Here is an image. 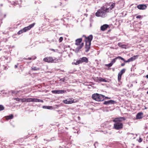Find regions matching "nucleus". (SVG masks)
I'll return each mask as SVG.
<instances>
[{
    "mask_svg": "<svg viewBox=\"0 0 148 148\" xmlns=\"http://www.w3.org/2000/svg\"><path fill=\"white\" fill-rule=\"evenodd\" d=\"M126 120L125 117H120L115 118L113 120L114 123V128L116 130H119L123 128V125L122 122Z\"/></svg>",
    "mask_w": 148,
    "mask_h": 148,
    "instance_id": "1",
    "label": "nucleus"
},
{
    "mask_svg": "<svg viewBox=\"0 0 148 148\" xmlns=\"http://www.w3.org/2000/svg\"><path fill=\"white\" fill-rule=\"evenodd\" d=\"M82 38L77 39L75 40V45L76 46L75 49V51L76 53H77L79 50L83 46L84 43L82 42Z\"/></svg>",
    "mask_w": 148,
    "mask_h": 148,
    "instance_id": "2",
    "label": "nucleus"
},
{
    "mask_svg": "<svg viewBox=\"0 0 148 148\" xmlns=\"http://www.w3.org/2000/svg\"><path fill=\"white\" fill-rule=\"evenodd\" d=\"M104 95L97 93L93 94L92 96L93 99L98 101H103L104 99Z\"/></svg>",
    "mask_w": 148,
    "mask_h": 148,
    "instance_id": "3",
    "label": "nucleus"
},
{
    "mask_svg": "<svg viewBox=\"0 0 148 148\" xmlns=\"http://www.w3.org/2000/svg\"><path fill=\"white\" fill-rule=\"evenodd\" d=\"M88 60L86 57H83L79 59V60L76 61V60H74V62H73L72 64H73L75 65H77L80 64L82 63L83 62L88 63Z\"/></svg>",
    "mask_w": 148,
    "mask_h": 148,
    "instance_id": "4",
    "label": "nucleus"
},
{
    "mask_svg": "<svg viewBox=\"0 0 148 148\" xmlns=\"http://www.w3.org/2000/svg\"><path fill=\"white\" fill-rule=\"evenodd\" d=\"M106 12H107L105 10H103L102 9L99 10L96 13V16H100L102 17H104L106 16Z\"/></svg>",
    "mask_w": 148,
    "mask_h": 148,
    "instance_id": "5",
    "label": "nucleus"
},
{
    "mask_svg": "<svg viewBox=\"0 0 148 148\" xmlns=\"http://www.w3.org/2000/svg\"><path fill=\"white\" fill-rule=\"evenodd\" d=\"M44 61L45 62H56L58 59L56 58L53 59V58L51 57H48L45 58L44 59Z\"/></svg>",
    "mask_w": 148,
    "mask_h": 148,
    "instance_id": "6",
    "label": "nucleus"
},
{
    "mask_svg": "<svg viewBox=\"0 0 148 148\" xmlns=\"http://www.w3.org/2000/svg\"><path fill=\"white\" fill-rule=\"evenodd\" d=\"M118 45L119 47L123 49H127L130 48V46L129 44H125L121 42H119Z\"/></svg>",
    "mask_w": 148,
    "mask_h": 148,
    "instance_id": "7",
    "label": "nucleus"
},
{
    "mask_svg": "<svg viewBox=\"0 0 148 148\" xmlns=\"http://www.w3.org/2000/svg\"><path fill=\"white\" fill-rule=\"evenodd\" d=\"M42 102L43 101L42 100L39 99L37 98H29L27 99V102Z\"/></svg>",
    "mask_w": 148,
    "mask_h": 148,
    "instance_id": "8",
    "label": "nucleus"
},
{
    "mask_svg": "<svg viewBox=\"0 0 148 148\" xmlns=\"http://www.w3.org/2000/svg\"><path fill=\"white\" fill-rule=\"evenodd\" d=\"M110 4H111L110 7L108 8H107L106 9V11L107 12H111V10L115 7L116 5V3H109V5H110Z\"/></svg>",
    "mask_w": 148,
    "mask_h": 148,
    "instance_id": "9",
    "label": "nucleus"
},
{
    "mask_svg": "<svg viewBox=\"0 0 148 148\" xmlns=\"http://www.w3.org/2000/svg\"><path fill=\"white\" fill-rule=\"evenodd\" d=\"M74 100H75L72 98L68 99H66L64 100L63 102L66 104H71L75 102Z\"/></svg>",
    "mask_w": 148,
    "mask_h": 148,
    "instance_id": "10",
    "label": "nucleus"
},
{
    "mask_svg": "<svg viewBox=\"0 0 148 148\" xmlns=\"http://www.w3.org/2000/svg\"><path fill=\"white\" fill-rule=\"evenodd\" d=\"M35 24V23H34L29 25V26L24 28L22 29L23 32H25L27 31L30 30L34 26Z\"/></svg>",
    "mask_w": 148,
    "mask_h": 148,
    "instance_id": "11",
    "label": "nucleus"
},
{
    "mask_svg": "<svg viewBox=\"0 0 148 148\" xmlns=\"http://www.w3.org/2000/svg\"><path fill=\"white\" fill-rule=\"evenodd\" d=\"M83 36L85 37L86 38L85 40L86 42H90V43H91V42L93 38V36L92 35H89L87 37H86L84 35H83Z\"/></svg>",
    "mask_w": 148,
    "mask_h": 148,
    "instance_id": "12",
    "label": "nucleus"
},
{
    "mask_svg": "<svg viewBox=\"0 0 148 148\" xmlns=\"http://www.w3.org/2000/svg\"><path fill=\"white\" fill-rule=\"evenodd\" d=\"M94 80L98 82H106V80L101 77H96L94 79Z\"/></svg>",
    "mask_w": 148,
    "mask_h": 148,
    "instance_id": "13",
    "label": "nucleus"
},
{
    "mask_svg": "<svg viewBox=\"0 0 148 148\" xmlns=\"http://www.w3.org/2000/svg\"><path fill=\"white\" fill-rule=\"evenodd\" d=\"M52 92L54 94H62L65 93L66 92V90H54L52 91Z\"/></svg>",
    "mask_w": 148,
    "mask_h": 148,
    "instance_id": "14",
    "label": "nucleus"
},
{
    "mask_svg": "<svg viewBox=\"0 0 148 148\" xmlns=\"http://www.w3.org/2000/svg\"><path fill=\"white\" fill-rule=\"evenodd\" d=\"M116 103V102L112 100H110L105 101L103 104L106 105H108L109 104H114Z\"/></svg>",
    "mask_w": 148,
    "mask_h": 148,
    "instance_id": "15",
    "label": "nucleus"
},
{
    "mask_svg": "<svg viewBox=\"0 0 148 148\" xmlns=\"http://www.w3.org/2000/svg\"><path fill=\"white\" fill-rule=\"evenodd\" d=\"M137 7L140 10H143L146 9L147 6L145 4H140L137 6Z\"/></svg>",
    "mask_w": 148,
    "mask_h": 148,
    "instance_id": "16",
    "label": "nucleus"
},
{
    "mask_svg": "<svg viewBox=\"0 0 148 148\" xmlns=\"http://www.w3.org/2000/svg\"><path fill=\"white\" fill-rule=\"evenodd\" d=\"M86 43L85 51L87 52L89 51L90 48L91 43L90 42H86Z\"/></svg>",
    "mask_w": 148,
    "mask_h": 148,
    "instance_id": "17",
    "label": "nucleus"
},
{
    "mask_svg": "<svg viewBox=\"0 0 148 148\" xmlns=\"http://www.w3.org/2000/svg\"><path fill=\"white\" fill-rule=\"evenodd\" d=\"M143 113L142 112L138 113L136 116V119H141L143 117Z\"/></svg>",
    "mask_w": 148,
    "mask_h": 148,
    "instance_id": "18",
    "label": "nucleus"
},
{
    "mask_svg": "<svg viewBox=\"0 0 148 148\" xmlns=\"http://www.w3.org/2000/svg\"><path fill=\"white\" fill-rule=\"evenodd\" d=\"M137 56H133L125 61V63L129 62L135 60L137 58Z\"/></svg>",
    "mask_w": 148,
    "mask_h": 148,
    "instance_id": "19",
    "label": "nucleus"
},
{
    "mask_svg": "<svg viewBox=\"0 0 148 148\" xmlns=\"http://www.w3.org/2000/svg\"><path fill=\"white\" fill-rule=\"evenodd\" d=\"M109 27V25L107 24H104L101 27V30L105 31L108 27Z\"/></svg>",
    "mask_w": 148,
    "mask_h": 148,
    "instance_id": "20",
    "label": "nucleus"
},
{
    "mask_svg": "<svg viewBox=\"0 0 148 148\" xmlns=\"http://www.w3.org/2000/svg\"><path fill=\"white\" fill-rule=\"evenodd\" d=\"M40 69L36 66H34L31 67V69L33 71H37L40 70Z\"/></svg>",
    "mask_w": 148,
    "mask_h": 148,
    "instance_id": "21",
    "label": "nucleus"
},
{
    "mask_svg": "<svg viewBox=\"0 0 148 148\" xmlns=\"http://www.w3.org/2000/svg\"><path fill=\"white\" fill-rule=\"evenodd\" d=\"M122 75L119 73L118 76V79L119 82H120L121 79Z\"/></svg>",
    "mask_w": 148,
    "mask_h": 148,
    "instance_id": "22",
    "label": "nucleus"
},
{
    "mask_svg": "<svg viewBox=\"0 0 148 148\" xmlns=\"http://www.w3.org/2000/svg\"><path fill=\"white\" fill-rule=\"evenodd\" d=\"M13 117V115L11 114V115L7 116L6 117V119L7 120L10 119H12Z\"/></svg>",
    "mask_w": 148,
    "mask_h": 148,
    "instance_id": "23",
    "label": "nucleus"
},
{
    "mask_svg": "<svg viewBox=\"0 0 148 148\" xmlns=\"http://www.w3.org/2000/svg\"><path fill=\"white\" fill-rule=\"evenodd\" d=\"M126 71V69H122L121 71L119 73L122 75L125 73Z\"/></svg>",
    "mask_w": 148,
    "mask_h": 148,
    "instance_id": "24",
    "label": "nucleus"
},
{
    "mask_svg": "<svg viewBox=\"0 0 148 148\" xmlns=\"http://www.w3.org/2000/svg\"><path fill=\"white\" fill-rule=\"evenodd\" d=\"M118 59V58H117V57H116V58H115L113 59L111 62V63L113 65V64L115 62H116V60Z\"/></svg>",
    "mask_w": 148,
    "mask_h": 148,
    "instance_id": "25",
    "label": "nucleus"
},
{
    "mask_svg": "<svg viewBox=\"0 0 148 148\" xmlns=\"http://www.w3.org/2000/svg\"><path fill=\"white\" fill-rule=\"evenodd\" d=\"M43 108L48 109H50L52 108V106H43Z\"/></svg>",
    "mask_w": 148,
    "mask_h": 148,
    "instance_id": "26",
    "label": "nucleus"
},
{
    "mask_svg": "<svg viewBox=\"0 0 148 148\" xmlns=\"http://www.w3.org/2000/svg\"><path fill=\"white\" fill-rule=\"evenodd\" d=\"M21 101L22 102H27V99L26 98H23L21 99Z\"/></svg>",
    "mask_w": 148,
    "mask_h": 148,
    "instance_id": "27",
    "label": "nucleus"
},
{
    "mask_svg": "<svg viewBox=\"0 0 148 148\" xmlns=\"http://www.w3.org/2000/svg\"><path fill=\"white\" fill-rule=\"evenodd\" d=\"M117 58H118L120 59L121 60H123L125 63V61H127V60H125V59L124 58H123L121 57H120V56H118V57H117Z\"/></svg>",
    "mask_w": 148,
    "mask_h": 148,
    "instance_id": "28",
    "label": "nucleus"
},
{
    "mask_svg": "<svg viewBox=\"0 0 148 148\" xmlns=\"http://www.w3.org/2000/svg\"><path fill=\"white\" fill-rule=\"evenodd\" d=\"M14 99L15 100L19 101L21 100V99L19 98H14Z\"/></svg>",
    "mask_w": 148,
    "mask_h": 148,
    "instance_id": "29",
    "label": "nucleus"
},
{
    "mask_svg": "<svg viewBox=\"0 0 148 148\" xmlns=\"http://www.w3.org/2000/svg\"><path fill=\"white\" fill-rule=\"evenodd\" d=\"M112 64L111 62L108 64H106L105 65L108 67H110L112 66Z\"/></svg>",
    "mask_w": 148,
    "mask_h": 148,
    "instance_id": "30",
    "label": "nucleus"
},
{
    "mask_svg": "<svg viewBox=\"0 0 148 148\" xmlns=\"http://www.w3.org/2000/svg\"><path fill=\"white\" fill-rule=\"evenodd\" d=\"M23 32H23V29H21L18 32V35L20 34H21L23 33Z\"/></svg>",
    "mask_w": 148,
    "mask_h": 148,
    "instance_id": "31",
    "label": "nucleus"
},
{
    "mask_svg": "<svg viewBox=\"0 0 148 148\" xmlns=\"http://www.w3.org/2000/svg\"><path fill=\"white\" fill-rule=\"evenodd\" d=\"M94 145L95 148L98 147L99 146V144L97 142H95L94 143Z\"/></svg>",
    "mask_w": 148,
    "mask_h": 148,
    "instance_id": "32",
    "label": "nucleus"
},
{
    "mask_svg": "<svg viewBox=\"0 0 148 148\" xmlns=\"http://www.w3.org/2000/svg\"><path fill=\"white\" fill-rule=\"evenodd\" d=\"M4 109V107L2 105H0V111L3 110Z\"/></svg>",
    "mask_w": 148,
    "mask_h": 148,
    "instance_id": "33",
    "label": "nucleus"
},
{
    "mask_svg": "<svg viewBox=\"0 0 148 148\" xmlns=\"http://www.w3.org/2000/svg\"><path fill=\"white\" fill-rule=\"evenodd\" d=\"M63 40V38L62 37H60L59 39V42H61Z\"/></svg>",
    "mask_w": 148,
    "mask_h": 148,
    "instance_id": "34",
    "label": "nucleus"
},
{
    "mask_svg": "<svg viewBox=\"0 0 148 148\" xmlns=\"http://www.w3.org/2000/svg\"><path fill=\"white\" fill-rule=\"evenodd\" d=\"M142 141V139L141 138H139V139L138 140V142L139 143H140Z\"/></svg>",
    "mask_w": 148,
    "mask_h": 148,
    "instance_id": "35",
    "label": "nucleus"
},
{
    "mask_svg": "<svg viewBox=\"0 0 148 148\" xmlns=\"http://www.w3.org/2000/svg\"><path fill=\"white\" fill-rule=\"evenodd\" d=\"M141 17V16L140 15H138L136 16V18H140Z\"/></svg>",
    "mask_w": 148,
    "mask_h": 148,
    "instance_id": "36",
    "label": "nucleus"
},
{
    "mask_svg": "<svg viewBox=\"0 0 148 148\" xmlns=\"http://www.w3.org/2000/svg\"><path fill=\"white\" fill-rule=\"evenodd\" d=\"M110 99V97H104V99Z\"/></svg>",
    "mask_w": 148,
    "mask_h": 148,
    "instance_id": "37",
    "label": "nucleus"
},
{
    "mask_svg": "<svg viewBox=\"0 0 148 148\" xmlns=\"http://www.w3.org/2000/svg\"><path fill=\"white\" fill-rule=\"evenodd\" d=\"M125 63H123L121 64V66H124L125 65Z\"/></svg>",
    "mask_w": 148,
    "mask_h": 148,
    "instance_id": "38",
    "label": "nucleus"
},
{
    "mask_svg": "<svg viewBox=\"0 0 148 148\" xmlns=\"http://www.w3.org/2000/svg\"><path fill=\"white\" fill-rule=\"evenodd\" d=\"M12 92L13 94H16L15 91H12ZM17 93H16V94Z\"/></svg>",
    "mask_w": 148,
    "mask_h": 148,
    "instance_id": "39",
    "label": "nucleus"
},
{
    "mask_svg": "<svg viewBox=\"0 0 148 148\" xmlns=\"http://www.w3.org/2000/svg\"><path fill=\"white\" fill-rule=\"evenodd\" d=\"M50 50H51V51H54V52H55V49H50Z\"/></svg>",
    "mask_w": 148,
    "mask_h": 148,
    "instance_id": "40",
    "label": "nucleus"
},
{
    "mask_svg": "<svg viewBox=\"0 0 148 148\" xmlns=\"http://www.w3.org/2000/svg\"><path fill=\"white\" fill-rule=\"evenodd\" d=\"M27 59L29 60H32V59L31 58H28V59Z\"/></svg>",
    "mask_w": 148,
    "mask_h": 148,
    "instance_id": "41",
    "label": "nucleus"
},
{
    "mask_svg": "<svg viewBox=\"0 0 148 148\" xmlns=\"http://www.w3.org/2000/svg\"><path fill=\"white\" fill-rule=\"evenodd\" d=\"M146 77L148 79V75L146 76Z\"/></svg>",
    "mask_w": 148,
    "mask_h": 148,
    "instance_id": "42",
    "label": "nucleus"
},
{
    "mask_svg": "<svg viewBox=\"0 0 148 148\" xmlns=\"http://www.w3.org/2000/svg\"><path fill=\"white\" fill-rule=\"evenodd\" d=\"M15 67L16 68H17V66L16 65L15 66Z\"/></svg>",
    "mask_w": 148,
    "mask_h": 148,
    "instance_id": "43",
    "label": "nucleus"
},
{
    "mask_svg": "<svg viewBox=\"0 0 148 148\" xmlns=\"http://www.w3.org/2000/svg\"><path fill=\"white\" fill-rule=\"evenodd\" d=\"M147 94H148V91L147 92Z\"/></svg>",
    "mask_w": 148,
    "mask_h": 148,
    "instance_id": "44",
    "label": "nucleus"
},
{
    "mask_svg": "<svg viewBox=\"0 0 148 148\" xmlns=\"http://www.w3.org/2000/svg\"><path fill=\"white\" fill-rule=\"evenodd\" d=\"M37 137V136H36L35 137V138H36Z\"/></svg>",
    "mask_w": 148,
    "mask_h": 148,
    "instance_id": "45",
    "label": "nucleus"
},
{
    "mask_svg": "<svg viewBox=\"0 0 148 148\" xmlns=\"http://www.w3.org/2000/svg\"><path fill=\"white\" fill-rule=\"evenodd\" d=\"M1 6H2V4H1Z\"/></svg>",
    "mask_w": 148,
    "mask_h": 148,
    "instance_id": "46",
    "label": "nucleus"
}]
</instances>
